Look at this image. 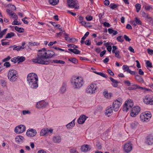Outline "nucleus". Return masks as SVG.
<instances>
[{
    "label": "nucleus",
    "mask_w": 153,
    "mask_h": 153,
    "mask_svg": "<svg viewBox=\"0 0 153 153\" xmlns=\"http://www.w3.org/2000/svg\"><path fill=\"white\" fill-rule=\"evenodd\" d=\"M133 102L131 100H128L125 102L123 108V110L127 112L129 108H131L133 106Z\"/></svg>",
    "instance_id": "9"
},
{
    "label": "nucleus",
    "mask_w": 153,
    "mask_h": 153,
    "mask_svg": "<svg viewBox=\"0 0 153 153\" xmlns=\"http://www.w3.org/2000/svg\"><path fill=\"white\" fill-rule=\"evenodd\" d=\"M82 151L83 152H86L90 150L89 146L88 145H85L82 146L81 147Z\"/></svg>",
    "instance_id": "21"
},
{
    "label": "nucleus",
    "mask_w": 153,
    "mask_h": 153,
    "mask_svg": "<svg viewBox=\"0 0 153 153\" xmlns=\"http://www.w3.org/2000/svg\"><path fill=\"white\" fill-rule=\"evenodd\" d=\"M110 8L112 9H114L117 7L118 5L115 4H111L110 5Z\"/></svg>",
    "instance_id": "41"
},
{
    "label": "nucleus",
    "mask_w": 153,
    "mask_h": 153,
    "mask_svg": "<svg viewBox=\"0 0 153 153\" xmlns=\"http://www.w3.org/2000/svg\"><path fill=\"white\" fill-rule=\"evenodd\" d=\"M117 40L119 42H122L124 41V39L122 36H118L117 38Z\"/></svg>",
    "instance_id": "39"
},
{
    "label": "nucleus",
    "mask_w": 153,
    "mask_h": 153,
    "mask_svg": "<svg viewBox=\"0 0 153 153\" xmlns=\"http://www.w3.org/2000/svg\"><path fill=\"white\" fill-rule=\"evenodd\" d=\"M146 142L149 145H152L153 144V136L150 135L147 137Z\"/></svg>",
    "instance_id": "17"
},
{
    "label": "nucleus",
    "mask_w": 153,
    "mask_h": 153,
    "mask_svg": "<svg viewBox=\"0 0 153 153\" xmlns=\"http://www.w3.org/2000/svg\"><path fill=\"white\" fill-rule=\"evenodd\" d=\"M146 64L148 69L151 71V70L148 68H151L152 67V63L149 60H148L146 61Z\"/></svg>",
    "instance_id": "35"
},
{
    "label": "nucleus",
    "mask_w": 153,
    "mask_h": 153,
    "mask_svg": "<svg viewBox=\"0 0 153 153\" xmlns=\"http://www.w3.org/2000/svg\"><path fill=\"white\" fill-rule=\"evenodd\" d=\"M25 48V47H24L21 46H17L14 47L13 50H16L17 51H20L22 49H24Z\"/></svg>",
    "instance_id": "36"
},
{
    "label": "nucleus",
    "mask_w": 153,
    "mask_h": 153,
    "mask_svg": "<svg viewBox=\"0 0 153 153\" xmlns=\"http://www.w3.org/2000/svg\"><path fill=\"white\" fill-rule=\"evenodd\" d=\"M53 61L54 63H59L61 64H63L65 63V61L61 60H53Z\"/></svg>",
    "instance_id": "37"
},
{
    "label": "nucleus",
    "mask_w": 153,
    "mask_h": 153,
    "mask_svg": "<svg viewBox=\"0 0 153 153\" xmlns=\"http://www.w3.org/2000/svg\"><path fill=\"white\" fill-rule=\"evenodd\" d=\"M17 60L18 61V63L19 62H22L24 61L25 60V58L23 56L19 57L18 56L17 57Z\"/></svg>",
    "instance_id": "32"
},
{
    "label": "nucleus",
    "mask_w": 153,
    "mask_h": 153,
    "mask_svg": "<svg viewBox=\"0 0 153 153\" xmlns=\"http://www.w3.org/2000/svg\"><path fill=\"white\" fill-rule=\"evenodd\" d=\"M110 79L112 82V85L115 87H117L118 86V84L119 83V82L111 77H110Z\"/></svg>",
    "instance_id": "20"
},
{
    "label": "nucleus",
    "mask_w": 153,
    "mask_h": 153,
    "mask_svg": "<svg viewBox=\"0 0 153 153\" xmlns=\"http://www.w3.org/2000/svg\"><path fill=\"white\" fill-rule=\"evenodd\" d=\"M113 112L112 108L111 107H108L106 110L105 114L108 115V117L110 115V114L112 113Z\"/></svg>",
    "instance_id": "22"
},
{
    "label": "nucleus",
    "mask_w": 153,
    "mask_h": 153,
    "mask_svg": "<svg viewBox=\"0 0 153 153\" xmlns=\"http://www.w3.org/2000/svg\"><path fill=\"white\" fill-rule=\"evenodd\" d=\"M29 45L31 46H33L38 45L39 44L38 43L35 42H29Z\"/></svg>",
    "instance_id": "47"
},
{
    "label": "nucleus",
    "mask_w": 153,
    "mask_h": 153,
    "mask_svg": "<svg viewBox=\"0 0 153 153\" xmlns=\"http://www.w3.org/2000/svg\"><path fill=\"white\" fill-rule=\"evenodd\" d=\"M47 104V103L45 102L44 101H41L37 103L36 107L37 108H40L45 107Z\"/></svg>",
    "instance_id": "16"
},
{
    "label": "nucleus",
    "mask_w": 153,
    "mask_h": 153,
    "mask_svg": "<svg viewBox=\"0 0 153 153\" xmlns=\"http://www.w3.org/2000/svg\"><path fill=\"white\" fill-rule=\"evenodd\" d=\"M88 117L84 115H81L77 120V122L79 124H82L85 122Z\"/></svg>",
    "instance_id": "14"
},
{
    "label": "nucleus",
    "mask_w": 153,
    "mask_h": 153,
    "mask_svg": "<svg viewBox=\"0 0 153 153\" xmlns=\"http://www.w3.org/2000/svg\"><path fill=\"white\" fill-rule=\"evenodd\" d=\"M66 84L65 83H63L60 89L61 93H63L65 92L66 89Z\"/></svg>",
    "instance_id": "30"
},
{
    "label": "nucleus",
    "mask_w": 153,
    "mask_h": 153,
    "mask_svg": "<svg viewBox=\"0 0 153 153\" xmlns=\"http://www.w3.org/2000/svg\"><path fill=\"white\" fill-rule=\"evenodd\" d=\"M140 111V108L137 106L134 107L132 109L130 113V115L131 117H135L138 114Z\"/></svg>",
    "instance_id": "10"
},
{
    "label": "nucleus",
    "mask_w": 153,
    "mask_h": 153,
    "mask_svg": "<svg viewBox=\"0 0 153 153\" xmlns=\"http://www.w3.org/2000/svg\"><path fill=\"white\" fill-rule=\"evenodd\" d=\"M103 25L105 27H109L111 26L110 24L108 22H105L103 23Z\"/></svg>",
    "instance_id": "54"
},
{
    "label": "nucleus",
    "mask_w": 153,
    "mask_h": 153,
    "mask_svg": "<svg viewBox=\"0 0 153 153\" xmlns=\"http://www.w3.org/2000/svg\"><path fill=\"white\" fill-rule=\"evenodd\" d=\"M15 30L19 33H22L24 32V30L22 27H19L17 26H16L15 27Z\"/></svg>",
    "instance_id": "33"
},
{
    "label": "nucleus",
    "mask_w": 153,
    "mask_h": 153,
    "mask_svg": "<svg viewBox=\"0 0 153 153\" xmlns=\"http://www.w3.org/2000/svg\"><path fill=\"white\" fill-rule=\"evenodd\" d=\"M123 70L127 71L128 72L129 70H130L128 66L127 65H123Z\"/></svg>",
    "instance_id": "44"
},
{
    "label": "nucleus",
    "mask_w": 153,
    "mask_h": 153,
    "mask_svg": "<svg viewBox=\"0 0 153 153\" xmlns=\"http://www.w3.org/2000/svg\"><path fill=\"white\" fill-rule=\"evenodd\" d=\"M138 87L137 85L133 84L128 88V89L129 90H135L137 89Z\"/></svg>",
    "instance_id": "25"
},
{
    "label": "nucleus",
    "mask_w": 153,
    "mask_h": 153,
    "mask_svg": "<svg viewBox=\"0 0 153 153\" xmlns=\"http://www.w3.org/2000/svg\"><path fill=\"white\" fill-rule=\"evenodd\" d=\"M97 89V86L96 85L91 84L90 85L88 86L86 90V92L91 94H93L95 93Z\"/></svg>",
    "instance_id": "8"
},
{
    "label": "nucleus",
    "mask_w": 153,
    "mask_h": 153,
    "mask_svg": "<svg viewBox=\"0 0 153 153\" xmlns=\"http://www.w3.org/2000/svg\"><path fill=\"white\" fill-rule=\"evenodd\" d=\"M6 12L10 16H13L14 14V13L11 11L9 9H7Z\"/></svg>",
    "instance_id": "42"
},
{
    "label": "nucleus",
    "mask_w": 153,
    "mask_h": 153,
    "mask_svg": "<svg viewBox=\"0 0 153 153\" xmlns=\"http://www.w3.org/2000/svg\"><path fill=\"white\" fill-rule=\"evenodd\" d=\"M71 82L73 85L74 88L76 89L80 88L82 86L84 83L82 78L79 76L72 77Z\"/></svg>",
    "instance_id": "3"
},
{
    "label": "nucleus",
    "mask_w": 153,
    "mask_h": 153,
    "mask_svg": "<svg viewBox=\"0 0 153 153\" xmlns=\"http://www.w3.org/2000/svg\"><path fill=\"white\" fill-rule=\"evenodd\" d=\"M53 141L55 143H58L61 142V139L60 136H57L54 137L53 139Z\"/></svg>",
    "instance_id": "19"
},
{
    "label": "nucleus",
    "mask_w": 153,
    "mask_h": 153,
    "mask_svg": "<svg viewBox=\"0 0 153 153\" xmlns=\"http://www.w3.org/2000/svg\"><path fill=\"white\" fill-rule=\"evenodd\" d=\"M36 131L33 129L28 130L26 133V135L29 137H33L36 135Z\"/></svg>",
    "instance_id": "15"
},
{
    "label": "nucleus",
    "mask_w": 153,
    "mask_h": 153,
    "mask_svg": "<svg viewBox=\"0 0 153 153\" xmlns=\"http://www.w3.org/2000/svg\"><path fill=\"white\" fill-rule=\"evenodd\" d=\"M67 46L68 48H78V47L77 46H76L73 44H69L67 45Z\"/></svg>",
    "instance_id": "46"
},
{
    "label": "nucleus",
    "mask_w": 153,
    "mask_h": 153,
    "mask_svg": "<svg viewBox=\"0 0 153 153\" xmlns=\"http://www.w3.org/2000/svg\"><path fill=\"white\" fill-rule=\"evenodd\" d=\"M138 123L136 122H134L131 124V126L133 129H135L136 128L138 125Z\"/></svg>",
    "instance_id": "34"
},
{
    "label": "nucleus",
    "mask_w": 153,
    "mask_h": 153,
    "mask_svg": "<svg viewBox=\"0 0 153 153\" xmlns=\"http://www.w3.org/2000/svg\"><path fill=\"white\" fill-rule=\"evenodd\" d=\"M104 3L105 5L108 6L109 4V1L108 0H105L104 1Z\"/></svg>",
    "instance_id": "60"
},
{
    "label": "nucleus",
    "mask_w": 153,
    "mask_h": 153,
    "mask_svg": "<svg viewBox=\"0 0 153 153\" xmlns=\"http://www.w3.org/2000/svg\"><path fill=\"white\" fill-rule=\"evenodd\" d=\"M126 28L128 29H132V27L129 24H127V25L126 26Z\"/></svg>",
    "instance_id": "63"
},
{
    "label": "nucleus",
    "mask_w": 153,
    "mask_h": 153,
    "mask_svg": "<svg viewBox=\"0 0 153 153\" xmlns=\"http://www.w3.org/2000/svg\"><path fill=\"white\" fill-rule=\"evenodd\" d=\"M15 36V34L13 32H10L7 34L5 38L7 39L10 38Z\"/></svg>",
    "instance_id": "31"
},
{
    "label": "nucleus",
    "mask_w": 153,
    "mask_h": 153,
    "mask_svg": "<svg viewBox=\"0 0 153 153\" xmlns=\"http://www.w3.org/2000/svg\"><path fill=\"white\" fill-rule=\"evenodd\" d=\"M137 25H141L142 22L137 17H135L134 20Z\"/></svg>",
    "instance_id": "40"
},
{
    "label": "nucleus",
    "mask_w": 153,
    "mask_h": 153,
    "mask_svg": "<svg viewBox=\"0 0 153 153\" xmlns=\"http://www.w3.org/2000/svg\"><path fill=\"white\" fill-rule=\"evenodd\" d=\"M39 52L37 55V57L32 59V62L35 63L47 65L49 64V61L46 59L51 58L55 56V53L52 51H48L46 52L39 50Z\"/></svg>",
    "instance_id": "1"
},
{
    "label": "nucleus",
    "mask_w": 153,
    "mask_h": 153,
    "mask_svg": "<svg viewBox=\"0 0 153 153\" xmlns=\"http://www.w3.org/2000/svg\"><path fill=\"white\" fill-rule=\"evenodd\" d=\"M124 149L125 152L127 153L129 152L132 149V144L129 142L125 144Z\"/></svg>",
    "instance_id": "12"
},
{
    "label": "nucleus",
    "mask_w": 153,
    "mask_h": 153,
    "mask_svg": "<svg viewBox=\"0 0 153 153\" xmlns=\"http://www.w3.org/2000/svg\"><path fill=\"white\" fill-rule=\"evenodd\" d=\"M96 74L105 78H107L108 77L106 75L103 73L100 72L96 73Z\"/></svg>",
    "instance_id": "43"
},
{
    "label": "nucleus",
    "mask_w": 153,
    "mask_h": 153,
    "mask_svg": "<svg viewBox=\"0 0 153 153\" xmlns=\"http://www.w3.org/2000/svg\"><path fill=\"white\" fill-rule=\"evenodd\" d=\"M118 99L119 100H114L113 103V109L115 111H118L122 104L121 102L122 100L120 98V99Z\"/></svg>",
    "instance_id": "7"
},
{
    "label": "nucleus",
    "mask_w": 153,
    "mask_h": 153,
    "mask_svg": "<svg viewBox=\"0 0 153 153\" xmlns=\"http://www.w3.org/2000/svg\"><path fill=\"white\" fill-rule=\"evenodd\" d=\"M151 97L149 95L146 96L143 98V102L145 103L148 104L149 102L151 99Z\"/></svg>",
    "instance_id": "18"
},
{
    "label": "nucleus",
    "mask_w": 153,
    "mask_h": 153,
    "mask_svg": "<svg viewBox=\"0 0 153 153\" xmlns=\"http://www.w3.org/2000/svg\"><path fill=\"white\" fill-rule=\"evenodd\" d=\"M24 139V137L21 136H17L15 138L16 141L19 143L22 142Z\"/></svg>",
    "instance_id": "24"
},
{
    "label": "nucleus",
    "mask_w": 153,
    "mask_h": 153,
    "mask_svg": "<svg viewBox=\"0 0 153 153\" xmlns=\"http://www.w3.org/2000/svg\"><path fill=\"white\" fill-rule=\"evenodd\" d=\"M17 71L13 69L10 70L8 73V77L9 79L11 82L16 81L17 78Z\"/></svg>",
    "instance_id": "4"
},
{
    "label": "nucleus",
    "mask_w": 153,
    "mask_h": 153,
    "mask_svg": "<svg viewBox=\"0 0 153 153\" xmlns=\"http://www.w3.org/2000/svg\"><path fill=\"white\" fill-rule=\"evenodd\" d=\"M135 7L136 9V12H138L140 10L141 5L139 4H136L135 5Z\"/></svg>",
    "instance_id": "38"
},
{
    "label": "nucleus",
    "mask_w": 153,
    "mask_h": 153,
    "mask_svg": "<svg viewBox=\"0 0 153 153\" xmlns=\"http://www.w3.org/2000/svg\"><path fill=\"white\" fill-rule=\"evenodd\" d=\"M59 1V0H49V2L50 4L53 5H56Z\"/></svg>",
    "instance_id": "29"
},
{
    "label": "nucleus",
    "mask_w": 153,
    "mask_h": 153,
    "mask_svg": "<svg viewBox=\"0 0 153 153\" xmlns=\"http://www.w3.org/2000/svg\"><path fill=\"white\" fill-rule=\"evenodd\" d=\"M4 65L6 66V68H8L10 66V65L9 62H6L4 63Z\"/></svg>",
    "instance_id": "51"
},
{
    "label": "nucleus",
    "mask_w": 153,
    "mask_h": 153,
    "mask_svg": "<svg viewBox=\"0 0 153 153\" xmlns=\"http://www.w3.org/2000/svg\"><path fill=\"white\" fill-rule=\"evenodd\" d=\"M147 51L148 53L150 55H152L153 54V50H152L148 49H147Z\"/></svg>",
    "instance_id": "53"
},
{
    "label": "nucleus",
    "mask_w": 153,
    "mask_h": 153,
    "mask_svg": "<svg viewBox=\"0 0 153 153\" xmlns=\"http://www.w3.org/2000/svg\"><path fill=\"white\" fill-rule=\"evenodd\" d=\"M17 58H13L11 59V61L13 62L14 63H16V62H17Z\"/></svg>",
    "instance_id": "64"
},
{
    "label": "nucleus",
    "mask_w": 153,
    "mask_h": 153,
    "mask_svg": "<svg viewBox=\"0 0 153 153\" xmlns=\"http://www.w3.org/2000/svg\"><path fill=\"white\" fill-rule=\"evenodd\" d=\"M120 51H116V53H115V56L119 59L121 58V56L119 55Z\"/></svg>",
    "instance_id": "45"
},
{
    "label": "nucleus",
    "mask_w": 153,
    "mask_h": 153,
    "mask_svg": "<svg viewBox=\"0 0 153 153\" xmlns=\"http://www.w3.org/2000/svg\"><path fill=\"white\" fill-rule=\"evenodd\" d=\"M74 120H73L72 122L67 124L66 126L68 129H70L72 128L75 125Z\"/></svg>",
    "instance_id": "23"
},
{
    "label": "nucleus",
    "mask_w": 153,
    "mask_h": 153,
    "mask_svg": "<svg viewBox=\"0 0 153 153\" xmlns=\"http://www.w3.org/2000/svg\"><path fill=\"white\" fill-rule=\"evenodd\" d=\"M138 73L140 75H142L144 74V72L141 69H139Z\"/></svg>",
    "instance_id": "62"
},
{
    "label": "nucleus",
    "mask_w": 153,
    "mask_h": 153,
    "mask_svg": "<svg viewBox=\"0 0 153 153\" xmlns=\"http://www.w3.org/2000/svg\"><path fill=\"white\" fill-rule=\"evenodd\" d=\"M20 24V23H18V22L17 19H15V20L12 23V24L13 25H18Z\"/></svg>",
    "instance_id": "50"
},
{
    "label": "nucleus",
    "mask_w": 153,
    "mask_h": 153,
    "mask_svg": "<svg viewBox=\"0 0 153 153\" xmlns=\"http://www.w3.org/2000/svg\"><path fill=\"white\" fill-rule=\"evenodd\" d=\"M85 44L87 45H89L91 44V41L90 40H87L85 42Z\"/></svg>",
    "instance_id": "55"
},
{
    "label": "nucleus",
    "mask_w": 153,
    "mask_h": 153,
    "mask_svg": "<svg viewBox=\"0 0 153 153\" xmlns=\"http://www.w3.org/2000/svg\"><path fill=\"white\" fill-rule=\"evenodd\" d=\"M152 114L150 112L146 111L140 114V118L141 121L148 122L150 120Z\"/></svg>",
    "instance_id": "5"
},
{
    "label": "nucleus",
    "mask_w": 153,
    "mask_h": 153,
    "mask_svg": "<svg viewBox=\"0 0 153 153\" xmlns=\"http://www.w3.org/2000/svg\"><path fill=\"white\" fill-rule=\"evenodd\" d=\"M68 60L75 64H77L78 63V60L74 58H68Z\"/></svg>",
    "instance_id": "27"
},
{
    "label": "nucleus",
    "mask_w": 153,
    "mask_h": 153,
    "mask_svg": "<svg viewBox=\"0 0 153 153\" xmlns=\"http://www.w3.org/2000/svg\"><path fill=\"white\" fill-rule=\"evenodd\" d=\"M27 79L29 86L30 88L36 89L38 87V77L36 74L34 73L29 74Z\"/></svg>",
    "instance_id": "2"
},
{
    "label": "nucleus",
    "mask_w": 153,
    "mask_h": 153,
    "mask_svg": "<svg viewBox=\"0 0 153 153\" xmlns=\"http://www.w3.org/2000/svg\"><path fill=\"white\" fill-rule=\"evenodd\" d=\"M128 73H130L131 74L133 75H135L136 72L135 71H132L130 70L128 72Z\"/></svg>",
    "instance_id": "61"
},
{
    "label": "nucleus",
    "mask_w": 153,
    "mask_h": 153,
    "mask_svg": "<svg viewBox=\"0 0 153 153\" xmlns=\"http://www.w3.org/2000/svg\"><path fill=\"white\" fill-rule=\"evenodd\" d=\"M67 2L68 5L69 7L74 8L76 9L79 8V5L77 3L76 0H68Z\"/></svg>",
    "instance_id": "6"
},
{
    "label": "nucleus",
    "mask_w": 153,
    "mask_h": 153,
    "mask_svg": "<svg viewBox=\"0 0 153 153\" xmlns=\"http://www.w3.org/2000/svg\"><path fill=\"white\" fill-rule=\"evenodd\" d=\"M135 78L139 82H143L144 81L142 77L139 75H136Z\"/></svg>",
    "instance_id": "26"
},
{
    "label": "nucleus",
    "mask_w": 153,
    "mask_h": 153,
    "mask_svg": "<svg viewBox=\"0 0 153 153\" xmlns=\"http://www.w3.org/2000/svg\"><path fill=\"white\" fill-rule=\"evenodd\" d=\"M11 58L10 57V56H8L7 58H4V59L3 60H2V61L3 62H6L7 61H8V60H9Z\"/></svg>",
    "instance_id": "57"
},
{
    "label": "nucleus",
    "mask_w": 153,
    "mask_h": 153,
    "mask_svg": "<svg viewBox=\"0 0 153 153\" xmlns=\"http://www.w3.org/2000/svg\"><path fill=\"white\" fill-rule=\"evenodd\" d=\"M128 49L130 52L133 53H134L135 52L134 51V50L131 46H129L128 47Z\"/></svg>",
    "instance_id": "59"
},
{
    "label": "nucleus",
    "mask_w": 153,
    "mask_h": 153,
    "mask_svg": "<svg viewBox=\"0 0 153 153\" xmlns=\"http://www.w3.org/2000/svg\"><path fill=\"white\" fill-rule=\"evenodd\" d=\"M25 126L23 125H20L15 128V132L18 134H20L25 131Z\"/></svg>",
    "instance_id": "11"
},
{
    "label": "nucleus",
    "mask_w": 153,
    "mask_h": 153,
    "mask_svg": "<svg viewBox=\"0 0 153 153\" xmlns=\"http://www.w3.org/2000/svg\"><path fill=\"white\" fill-rule=\"evenodd\" d=\"M108 73L111 75L113 76L114 75V74L113 72L110 69L107 70Z\"/></svg>",
    "instance_id": "56"
},
{
    "label": "nucleus",
    "mask_w": 153,
    "mask_h": 153,
    "mask_svg": "<svg viewBox=\"0 0 153 153\" xmlns=\"http://www.w3.org/2000/svg\"><path fill=\"white\" fill-rule=\"evenodd\" d=\"M103 94L105 97L107 98H110L111 96V93H108L107 91H105L103 92Z\"/></svg>",
    "instance_id": "28"
},
{
    "label": "nucleus",
    "mask_w": 153,
    "mask_h": 153,
    "mask_svg": "<svg viewBox=\"0 0 153 153\" xmlns=\"http://www.w3.org/2000/svg\"><path fill=\"white\" fill-rule=\"evenodd\" d=\"M124 39H125V40L129 42L131 40V39H130L128 36H127L126 35H124Z\"/></svg>",
    "instance_id": "49"
},
{
    "label": "nucleus",
    "mask_w": 153,
    "mask_h": 153,
    "mask_svg": "<svg viewBox=\"0 0 153 153\" xmlns=\"http://www.w3.org/2000/svg\"><path fill=\"white\" fill-rule=\"evenodd\" d=\"M106 51L105 50H104L100 53V56L101 57H102L105 54Z\"/></svg>",
    "instance_id": "58"
},
{
    "label": "nucleus",
    "mask_w": 153,
    "mask_h": 153,
    "mask_svg": "<svg viewBox=\"0 0 153 153\" xmlns=\"http://www.w3.org/2000/svg\"><path fill=\"white\" fill-rule=\"evenodd\" d=\"M74 53L75 54H79L80 53V51L75 48H74Z\"/></svg>",
    "instance_id": "52"
},
{
    "label": "nucleus",
    "mask_w": 153,
    "mask_h": 153,
    "mask_svg": "<svg viewBox=\"0 0 153 153\" xmlns=\"http://www.w3.org/2000/svg\"><path fill=\"white\" fill-rule=\"evenodd\" d=\"M53 130L52 129H48V128L43 129L41 130L40 133V136H43L49 133L51 134L53 132Z\"/></svg>",
    "instance_id": "13"
},
{
    "label": "nucleus",
    "mask_w": 153,
    "mask_h": 153,
    "mask_svg": "<svg viewBox=\"0 0 153 153\" xmlns=\"http://www.w3.org/2000/svg\"><path fill=\"white\" fill-rule=\"evenodd\" d=\"M86 19L88 21H90L92 20L93 17L91 16L88 15L85 17Z\"/></svg>",
    "instance_id": "48"
}]
</instances>
